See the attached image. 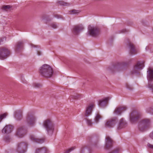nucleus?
Wrapping results in <instances>:
<instances>
[{"mask_svg":"<svg viewBox=\"0 0 153 153\" xmlns=\"http://www.w3.org/2000/svg\"><path fill=\"white\" fill-rule=\"evenodd\" d=\"M39 72L42 76L48 78L52 76L53 71L52 68L50 65L44 64L40 68Z\"/></svg>","mask_w":153,"mask_h":153,"instance_id":"1","label":"nucleus"},{"mask_svg":"<svg viewBox=\"0 0 153 153\" xmlns=\"http://www.w3.org/2000/svg\"><path fill=\"white\" fill-rule=\"evenodd\" d=\"M43 126L47 130L49 134L53 133L54 127L52 122L50 119H47L45 120L43 123Z\"/></svg>","mask_w":153,"mask_h":153,"instance_id":"2","label":"nucleus"},{"mask_svg":"<svg viewBox=\"0 0 153 153\" xmlns=\"http://www.w3.org/2000/svg\"><path fill=\"white\" fill-rule=\"evenodd\" d=\"M150 121L148 119L142 120L139 123V128L140 131H143L146 130L149 127Z\"/></svg>","mask_w":153,"mask_h":153,"instance_id":"3","label":"nucleus"},{"mask_svg":"<svg viewBox=\"0 0 153 153\" xmlns=\"http://www.w3.org/2000/svg\"><path fill=\"white\" fill-rule=\"evenodd\" d=\"M11 53L10 49L4 47L0 48V59H4L9 56Z\"/></svg>","mask_w":153,"mask_h":153,"instance_id":"4","label":"nucleus"},{"mask_svg":"<svg viewBox=\"0 0 153 153\" xmlns=\"http://www.w3.org/2000/svg\"><path fill=\"white\" fill-rule=\"evenodd\" d=\"M148 72L147 79L149 81L148 87L153 92V84L151 83V81L153 80V69L150 68Z\"/></svg>","mask_w":153,"mask_h":153,"instance_id":"5","label":"nucleus"},{"mask_svg":"<svg viewBox=\"0 0 153 153\" xmlns=\"http://www.w3.org/2000/svg\"><path fill=\"white\" fill-rule=\"evenodd\" d=\"M88 32L90 35L95 37L99 34L100 30L97 27H92L90 25L88 27Z\"/></svg>","mask_w":153,"mask_h":153,"instance_id":"6","label":"nucleus"},{"mask_svg":"<svg viewBox=\"0 0 153 153\" xmlns=\"http://www.w3.org/2000/svg\"><path fill=\"white\" fill-rule=\"evenodd\" d=\"M140 117V115L138 112L136 111H133L130 114V120L131 122L133 123L137 120Z\"/></svg>","mask_w":153,"mask_h":153,"instance_id":"7","label":"nucleus"},{"mask_svg":"<svg viewBox=\"0 0 153 153\" xmlns=\"http://www.w3.org/2000/svg\"><path fill=\"white\" fill-rule=\"evenodd\" d=\"M84 29L83 25L82 24H79L74 26L72 29L73 33L75 35L78 34L81 31Z\"/></svg>","mask_w":153,"mask_h":153,"instance_id":"8","label":"nucleus"},{"mask_svg":"<svg viewBox=\"0 0 153 153\" xmlns=\"http://www.w3.org/2000/svg\"><path fill=\"white\" fill-rule=\"evenodd\" d=\"M36 120V118L33 115L29 114L27 118V122L29 126H33Z\"/></svg>","mask_w":153,"mask_h":153,"instance_id":"9","label":"nucleus"},{"mask_svg":"<svg viewBox=\"0 0 153 153\" xmlns=\"http://www.w3.org/2000/svg\"><path fill=\"white\" fill-rule=\"evenodd\" d=\"M144 66V63L142 62H138L135 65L133 71H132V74L136 73L139 69H141Z\"/></svg>","mask_w":153,"mask_h":153,"instance_id":"10","label":"nucleus"},{"mask_svg":"<svg viewBox=\"0 0 153 153\" xmlns=\"http://www.w3.org/2000/svg\"><path fill=\"white\" fill-rule=\"evenodd\" d=\"M13 129V127L11 125H7L2 129V132L3 134H9L12 132Z\"/></svg>","mask_w":153,"mask_h":153,"instance_id":"11","label":"nucleus"},{"mask_svg":"<svg viewBox=\"0 0 153 153\" xmlns=\"http://www.w3.org/2000/svg\"><path fill=\"white\" fill-rule=\"evenodd\" d=\"M116 122V119L113 118L109 119L107 120L105 123V126L106 127L110 128L113 127Z\"/></svg>","mask_w":153,"mask_h":153,"instance_id":"12","label":"nucleus"},{"mask_svg":"<svg viewBox=\"0 0 153 153\" xmlns=\"http://www.w3.org/2000/svg\"><path fill=\"white\" fill-rule=\"evenodd\" d=\"M110 98L109 97H107L100 100L98 102V105L99 107H103L105 106L108 104V101Z\"/></svg>","mask_w":153,"mask_h":153,"instance_id":"13","label":"nucleus"},{"mask_svg":"<svg viewBox=\"0 0 153 153\" xmlns=\"http://www.w3.org/2000/svg\"><path fill=\"white\" fill-rule=\"evenodd\" d=\"M94 106V103H90L86 108V112L85 115L88 116L91 114V113L93 108Z\"/></svg>","mask_w":153,"mask_h":153,"instance_id":"14","label":"nucleus"},{"mask_svg":"<svg viewBox=\"0 0 153 153\" xmlns=\"http://www.w3.org/2000/svg\"><path fill=\"white\" fill-rule=\"evenodd\" d=\"M126 109L127 108L125 106L118 107L115 109L114 113L115 114L120 115L122 111L126 110Z\"/></svg>","mask_w":153,"mask_h":153,"instance_id":"15","label":"nucleus"},{"mask_svg":"<svg viewBox=\"0 0 153 153\" xmlns=\"http://www.w3.org/2000/svg\"><path fill=\"white\" fill-rule=\"evenodd\" d=\"M113 140L108 136L106 137V148L107 149H109L112 146L113 144Z\"/></svg>","mask_w":153,"mask_h":153,"instance_id":"16","label":"nucleus"},{"mask_svg":"<svg viewBox=\"0 0 153 153\" xmlns=\"http://www.w3.org/2000/svg\"><path fill=\"white\" fill-rule=\"evenodd\" d=\"M30 138L33 141L40 143H43L44 141V139L37 138L33 135L30 136Z\"/></svg>","mask_w":153,"mask_h":153,"instance_id":"17","label":"nucleus"},{"mask_svg":"<svg viewBox=\"0 0 153 153\" xmlns=\"http://www.w3.org/2000/svg\"><path fill=\"white\" fill-rule=\"evenodd\" d=\"M48 149L45 147L38 148L36 149L35 153H47Z\"/></svg>","mask_w":153,"mask_h":153,"instance_id":"18","label":"nucleus"},{"mask_svg":"<svg viewBox=\"0 0 153 153\" xmlns=\"http://www.w3.org/2000/svg\"><path fill=\"white\" fill-rule=\"evenodd\" d=\"M129 47L130 48V53L132 55L136 54L137 51L135 49L134 45L131 43H129Z\"/></svg>","mask_w":153,"mask_h":153,"instance_id":"19","label":"nucleus"},{"mask_svg":"<svg viewBox=\"0 0 153 153\" xmlns=\"http://www.w3.org/2000/svg\"><path fill=\"white\" fill-rule=\"evenodd\" d=\"M126 124V123L124 122L123 119H121L120 120L119 124V126L118 127V128L119 129H120V128H123Z\"/></svg>","mask_w":153,"mask_h":153,"instance_id":"20","label":"nucleus"},{"mask_svg":"<svg viewBox=\"0 0 153 153\" xmlns=\"http://www.w3.org/2000/svg\"><path fill=\"white\" fill-rule=\"evenodd\" d=\"M24 146V149L23 150V151L22 152V153H25L26 150V149L27 147V144L26 143H20V147H21V148H23V146ZM20 153H22V152L20 151Z\"/></svg>","mask_w":153,"mask_h":153,"instance_id":"21","label":"nucleus"},{"mask_svg":"<svg viewBox=\"0 0 153 153\" xmlns=\"http://www.w3.org/2000/svg\"><path fill=\"white\" fill-rule=\"evenodd\" d=\"M102 118V117L98 113H97L94 119L95 123H97L99 121V120Z\"/></svg>","mask_w":153,"mask_h":153,"instance_id":"22","label":"nucleus"},{"mask_svg":"<svg viewBox=\"0 0 153 153\" xmlns=\"http://www.w3.org/2000/svg\"><path fill=\"white\" fill-rule=\"evenodd\" d=\"M126 64V62H117L115 66V68H117L118 67H121L124 66Z\"/></svg>","mask_w":153,"mask_h":153,"instance_id":"23","label":"nucleus"},{"mask_svg":"<svg viewBox=\"0 0 153 153\" xmlns=\"http://www.w3.org/2000/svg\"><path fill=\"white\" fill-rule=\"evenodd\" d=\"M3 140L6 143H8L10 141L11 138L9 136L6 135L4 137Z\"/></svg>","mask_w":153,"mask_h":153,"instance_id":"24","label":"nucleus"},{"mask_svg":"<svg viewBox=\"0 0 153 153\" xmlns=\"http://www.w3.org/2000/svg\"><path fill=\"white\" fill-rule=\"evenodd\" d=\"M20 135H25L26 133V130L23 128L20 127Z\"/></svg>","mask_w":153,"mask_h":153,"instance_id":"25","label":"nucleus"},{"mask_svg":"<svg viewBox=\"0 0 153 153\" xmlns=\"http://www.w3.org/2000/svg\"><path fill=\"white\" fill-rule=\"evenodd\" d=\"M15 50L16 53L19 52V42H18L16 44L15 47Z\"/></svg>","mask_w":153,"mask_h":153,"instance_id":"26","label":"nucleus"},{"mask_svg":"<svg viewBox=\"0 0 153 153\" xmlns=\"http://www.w3.org/2000/svg\"><path fill=\"white\" fill-rule=\"evenodd\" d=\"M14 117L18 120H19V111H16L14 113Z\"/></svg>","mask_w":153,"mask_h":153,"instance_id":"27","label":"nucleus"},{"mask_svg":"<svg viewBox=\"0 0 153 153\" xmlns=\"http://www.w3.org/2000/svg\"><path fill=\"white\" fill-rule=\"evenodd\" d=\"M7 115V113H4L0 115V122L4 118H5Z\"/></svg>","mask_w":153,"mask_h":153,"instance_id":"28","label":"nucleus"},{"mask_svg":"<svg viewBox=\"0 0 153 153\" xmlns=\"http://www.w3.org/2000/svg\"><path fill=\"white\" fill-rule=\"evenodd\" d=\"M86 122L88 125L89 126H91L92 124L94 123L92 122L91 120L88 119H86Z\"/></svg>","mask_w":153,"mask_h":153,"instance_id":"29","label":"nucleus"},{"mask_svg":"<svg viewBox=\"0 0 153 153\" xmlns=\"http://www.w3.org/2000/svg\"><path fill=\"white\" fill-rule=\"evenodd\" d=\"M11 8L10 6L7 5H4L2 7V9L3 10L7 11L8 9H10Z\"/></svg>","mask_w":153,"mask_h":153,"instance_id":"30","label":"nucleus"},{"mask_svg":"<svg viewBox=\"0 0 153 153\" xmlns=\"http://www.w3.org/2000/svg\"><path fill=\"white\" fill-rule=\"evenodd\" d=\"M6 38L4 37L0 38V45L3 43L4 42L6 41Z\"/></svg>","mask_w":153,"mask_h":153,"instance_id":"31","label":"nucleus"},{"mask_svg":"<svg viewBox=\"0 0 153 153\" xmlns=\"http://www.w3.org/2000/svg\"><path fill=\"white\" fill-rule=\"evenodd\" d=\"M59 3L60 5L64 6H67L69 5V3L65 2L62 1H60L59 2Z\"/></svg>","mask_w":153,"mask_h":153,"instance_id":"32","label":"nucleus"},{"mask_svg":"<svg viewBox=\"0 0 153 153\" xmlns=\"http://www.w3.org/2000/svg\"><path fill=\"white\" fill-rule=\"evenodd\" d=\"M70 13L71 14H76L77 13L79 12V10H72L70 11Z\"/></svg>","mask_w":153,"mask_h":153,"instance_id":"33","label":"nucleus"},{"mask_svg":"<svg viewBox=\"0 0 153 153\" xmlns=\"http://www.w3.org/2000/svg\"><path fill=\"white\" fill-rule=\"evenodd\" d=\"M33 86L36 88H39L42 86V85L39 84L38 83H34L33 84Z\"/></svg>","mask_w":153,"mask_h":153,"instance_id":"34","label":"nucleus"},{"mask_svg":"<svg viewBox=\"0 0 153 153\" xmlns=\"http://www.w3.org/2000/svg\"><path fill=\"white\" fill-rule=\"evenodd\" d=\"M75 149V147H72L67 150L65 153H69L70 152L74 150Z\"/></svg>","mask_w":153,"mask_h":153,"instance_id":"35","label":"nucleus"},{"mask_svg":"<svg viewBox=\"0 0 153 153\" xmlns=\"http://www.w3.org/2000/svg\"><path fill=\"white\" fill-rule=\"evenodd\" d=\"M15 134L17 137L19 136V128H17Z\"/></svg>","mask_w":153,"mask_h":153,"instance_id":"36","label":"nucleus"},{"mask_svg":"<svg viewBox=\"0 0 153 153\" xmlns=\"http://www.w3.org/2000/svg\"><path fill=\"white\" fill-rule=\"evenodd\" d=\"M51 26L54 29H55L57 28V26L56 24L55 23H53L52 24H51Z\"/></svg>","mask_w":153,"mask_h":153,"instance_id":"37","label":"nucleus"},{"mask_svg":"<svg viewBox=\"0 0 153 153\" xmlns=\"http://www.w3.org/2000/svg\"><path fill=\"white\" fill-rule=\"evenodd\" d=\"M20 50L21 48H22L23 47L24 43L22 41H20Z\"/></svg>","mask_w":153,"mask_h":153,"instance_id":"38","label":"nucleus"},{"mask_svg":"<svg viewBox=\"0 0 153 153\" xmlns=\"http://www.w3.org/2000/svg\"><path fill=\"white\" fill-rule=\"evenodd\" d=\"M148 146L151 149H152L153 150V145L150 144L149 143H148Z\"/></svg>","mask_w":153,"mask_h":153,"instance_id":"39","label":"nucleus"},{"mask_svg":"<svg viewBox=\"0 0 153 153\" xmlns=\"http://www.w3.org/2000/svg\"><path fill=\"white\" fill-rule=\"evenodd\" d=\"M126 86L127 88L129 89H131L132 88V87H131L128 83H126Z\"/></svg>","mask_w":153,"mask_h":153,"instance_id":"40","label":"nucleus"},{"mask_svg":"<svg viewBox=\"0 0 153 153\" xmlns=\"http://www.w3.org/2000/svg\"><path fill=\"white\" fill-rule=\"evenodd\" d=\"M149 136L151 138L153 139V131L150 133Z\"/></svg>","mask_w":153,"mask_h":153,"instance_id":"41","label":"nucleus"},{"mask_svg":"<svg viewBox=\"0 0 153 153\" xmlns=\"http://www.w3.org/2000/svg\"><path fill=\"white\" fill-rule=\"evenodd\" d=\"M17 148L16 150V151L17 152H19V151L18 150V149H19V143H18L17 144Z\"/></svg>","mask_w":153,"mask_h":153,"instance_id":"42","label":"nucleus"},{"mask_svg":"<svg viewBox=\"0 0 153 153\" xmlns=\"http://www.w3.org/2000/svg\"><path fill=\"white\" fill-rule=\"evenodd\" d=\"M37 54L38 55H40L41 54V52L39 51H38L37 52Z\"/></svg>","mask_w":153,"mask_h":153,"instance_id":"43","label":"nucleus"},{"mask_svg":"<svg viewBox=\"0 0 153 153\" xmlns=\"http://www.w3.org/2000/svg\"><path fill=\"white\" fill-rule=\"evenodd\" d=\"M22 111H20V116H19V117H20H20H22Z\"/></svg>","mask_w":153,"mask_h":153,"instance_id":"44","label":"nucleus"},{"mask_svg":"<svg viewBox=\"0 0 153 153\" xmlns=\"http://www.w3.org/2000/svg\"><path fill=\"white\" fill-rule=\"evenodd\" d=\"M31 46L32 47H33V46L35 47L36 46V45H33V44H31Z\"/></svg>","mask_w":153,"mask_h":153,"instance_id":"45","label":"nucleus"},{"mask_svg":"<svg viewBox=\"0 0 153 153\" xmlns=\"http://www.w3.org/2000/svg\"><path fill=\"white\" fill-rule=\"evenodd\" d=\"M82 150H81V152H82Z\"/></svg>","mask_w":153,"mask_h":153,"instance_id":"46","label":"nucleus"}]
</instances>
